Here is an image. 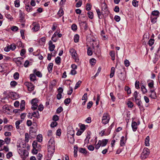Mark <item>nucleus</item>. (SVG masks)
I'll use <instances>...</instances> for the list:
<instances>
[{"label": "nucleus", "instance_id": "obj_1", "mask_svg": "<svg viewBox=\"0 0 160 160\" xmlns=\"http://www.w3.org/2000/svg\"><path fill=\"white\" fill-rule=\"evenodd\" d=\"M24 145L21 142L20 143H18L17 145L18 153L20 155L22 160H25L29 154L28 152L26 150L23 149V148L24 147Z\"/></svg>", "mask_w": 160, "mask_h": 160}, {"label": "nucleus", "instance_id": "obj_2", "mask_svg": "<svg viewBox=\"0 0 160 160\" xmlns=\"http://www.w3.org/2000/svg\"><path fill=\"white\" fill-rule=\"evenodd\" d=\"M55 143L54 139L53 138H51L48 141V150L49 154L52 156L55 152Z\"/></svg>", "mask_w": 160, "mask_h": 160}, {"label": "nucleus", "instance_id": "obj_3", "mask_svg": "<svg viewBox=\"0 0 160 160\" xmlns=\"http://www.w3.org/2000/svg\"><path fill=\"white\" fill-rule=\"evenodd\" d=\"M150 153L149 150L147 148H144L141 155V158L142 159L147 158Z\"/></svg>", "mask_w": 160, "mask_h": 160}, {"label": "nucleus", "instance_id": "obj_4", "mask_svg": "<svg viewBox=\"0 0 160 160\" xmlns=\"http://www.w3.org/2000/svg\"><path fill=\"white\" fill-rule=\"evenodd\" d=\"M93 43H92V47L94 49V52L96 54H99L100 53L101 51L100 49L99 48V45L98 44L96 45V46L95 45L96 44V42L94 40H93Z\"/></svg>", "mask_w": 160, "mask_h": 160}, {"label": "nucleus", "instance_id": "obj_5", "mask_svg": "<svg viewBox=\"0 0 160 160\" xmlns=\"http://www.w3.org/2000/svg\"><path fill=\"white\" fill-rule=\"evenodd\" d=\"M110 118L108 113H104L102 118V122L104 124L108 123L109 122Z\"/></svg>", "mask_w": 160, "mask_h": 160}, {"label": "nucleus", "instance_id": "obj_6", "mask_svg": "<svg viewBox=\"0 0 160 160\" xmlns=\"http://www.w3.org/2000/svg\"><path fill=\"white\" fill-rule=\"evenodd\" d=\"M30 27L32 28V30L35 32L38 31L40 28L39 24L36 22H33L31 25Z\"/></svg>", "mask_w": 160, "mask_h": 160}, {"label": "nucleus", "instance_id": "obj_7", "mask_svg": "<svg viewBox=\"0 0 160 160\" xmlns=\"http://www.w3.org/2000/svg\"><path fill=\"white\" fill-rule=\"evenodd\" d=\"M69 52L71 54L72 58L77 61V58L78 56V54L76 52V51L73 48H71L69 50Z\"/></svg>", "mask_w": 160, "mask_h": 160}, {"label": "nucleus", "instance_id": "obj_8", "mask_svg": "<svg viewBox=\"0 0 160 160\" xmlns=\"http://www.w3.org/2000/svg\"><path fill=\"white\" fill-rule=\"evenodd\" d=\"M38 100L35 98L33 99L32 101V110H34L36 109L38 107Z\"/></svg>", "mask_w": 160, "mask_h": 160}, {"label": "nucleus", "instance_id": "obj_9", "mask_svg": "<svg viewBox=\"0 0 160 160\" xmlns=\"http://www.w3.org/2000/svg\"><path fill=\"white\" fill-rule=\"evenodd\" d=\"M22 60V58L19 57L14 59L13 61L18 66L20 67L22 66V65L21 61Z\"/></svg>", "mask_w": 160, "mask_h": 160}, {"label": "nucleus", "instance_id": "obj_10", "mask_svg": "<svg viewBox=\"0 0 160 160\" xmlns=\"http://www.w3.org/2000/svg\"><path fill=\"white\" fill-rule=\"evenodd\" d=\"M102 13L108 14V10L107 5L105 3H103L102 4Z\"/></svg>", "mask_w": 160, "mask_h": 160}, {"label": "nucleus", "instance_id": "obj_11", "mask_svg": "<svg viewBox=\"0 0 160 160\" xmlns=\"http://www.w3.org/2000/svg\"><path fill=\"white\" fill-rule=\"evenodd\" d=\"M25 84L27 86L28 91H32L34 90V86L31 83L26 82L25 83Z\"/></svg>", "mask_w": 160, "mask_h": 160}, {"label": "nucleus", "instance_id": "obj_12", "mask_svg": "<svg viewBox=\"0 0 160 160\" xmlns=\"http://www.w3.org/2000/svg\"><path fill=\"white\" fill-rule=\"evenodd\" d=\"M137 123L134 121L132 122V128L133 132H135L137 129L138 128Z\"/></svg>", "mask_w": 160, "mask_h": 160}, {"label": "nucleus", "instance_id": "obj_13", "mask_svg": "<svg viewBox=\"0 0 160 160\" xmlns=\"http://www.w3.org/2000/svg\"><path fill=\"white\" fill-rule=\"evenodd\" d=\"M151 93L150 97L152 98L155 99L157 98L156 93L154 90H151L150 92Z\"/></svg>", "mask_w": 160, "mask_h": 160}, {"label": "nucleus", "instance_id": "obj_14", "mask_svg": "<svg viewBox=\"0 0 160 160\" xmlns=\"http://www.w3.org/2000/svg\"><path fill=\"white\" fill-rule=\"evenodd\" d=\"M13 127L12 125H5L4 127V129L5 131H10L12 130Z\"/></svg>", "mask_w": 160, "mask_h": 160}, {"label": "nucleus", "instance_id": "obj_15", "mask_svg": "<svg viewBox=\"0 0 160 160\" xmlns=\"http://www.w3.org/2000/svg\"><path fill=\"white\" fill-rule=\"evenodd\" d=\"M135 101L136 104L139 107V108L141 109H143V107L142 105V102L140 99H139L138 100H137Z\"/></svg>", "mask_w": 160, "mask_h": 160}, {"label": "nucleus", "instance_id": "obj_16", "mask_svg": "<svg viewBox=\"0 0 160 160\" xmlns=\"http://www.w3.org/2000/svg\"><path fill=\"white\" fill-rule=\"evenodd\" d=\"M99 141H100V142H101L100 143L101 146L104 147L107 145L108 142V140L107 139H103L102 140H99Z\"/></svg>", "mask_w": 160, "mask_h": 160}, {"label": "nucleus", "instance_id": "obj_17", "mask_svg": "<svg viewBox=\"0 0 160 160\" xmlns=\"http://www.w3.org/2000/svg\"><path fill=\"white\" fill-rule=\"evenodd\" d=\"M96 11L99 19H101L103 17L102 14L105 13H102V12H101L99 9H96Z\"/></svg>", "mask_w": 160, "mask_h": 160}, {"label": "nucleus", "instance_id": "obj_18", "mask_svg": "<svg viewBox=\"0 0 160 160\" xmlns=\"http://www.w3.org/2000/svg\"><path fill=\"white\" fill-rule=\"evenodd\" d=\"M33 72L38 77L41 78L42 76L41 73L38 71H37L36 69L33 70Z\"/></svg>", "mask_w": 160, "mask_h": 160}, {"label": "nucleus", "instance_id": "obj_19", "mask_svg": "<svg viewBox=\"0 0 160 160\" xmlns=\"http://www.w3.org/2000/svg\"><path fill=\"white\" fill-rule=\"evenodd\" d=\"M118 77L122 80H124L126 79V75L124 73L122 72L119 74Z\"/></svg>", "mask_w": 160, "mask_h": 160}, {"label": "nucleus", "instance_id": "obj_20", "mask_svg": "<svg viewBox=\"0 0 160 160\" xmlns=\"http://www.w3.org/2000/svg\"><path fill=\"white\" fill-rule=\"evenodd\" d=\"M150 138L149 136L147 137L145 140V145L146 146H149L150 145L149 144Z\"/></svg>", "mask_w": 160, "mask_h": 160}, {"label": "nucleus", "instance_id": "obj_21", "mask_svg": "<svg viewBox=\"0 0 160 160\" xmlns=\"http://www.w3.org/2000/svg\"><path fill=\"white\" fill-rule=\"evenodd\" d=\"M148 86L149 88H152L154 87V81L152 80H150L148 81Z\"/></svg>", "mask_w": 160, "mask_h": 160}, {"label": "nucleus", "instance_id": "obj_22", "mask_svg": "<svg viewBox=\"0 0 160 160\" xmlns=\"http://www.w3.org/2000/svg\"><path fill=\"white\" fill-rule=\"evenodd\" d=\"M53 66V64L52 63H49L48 66V69L49 73H51L52 71Z\"/></svg>", "mask_w": 160, "mask_h": 160}, {"label": "nucleus", "instance_id": "obj_23", "mask_svg": "<svg viewBox=\"0 0 160 160\" xmlns=\"http://www.w3.org/2000/svg\"><path fill=\"white\" fill-rule=\"evenodd\" d=\"M120 142V145L121 146H123L125 145L126 141L124 139V136H122L121 138Z\"/></svg>", "mask_w": 160, "mask_h": 160}, {"label": "nucleus", "instance_id": "obj_24", "mask_svg": "<svg viewBox=\"0 0 160 160\" xmlns=\"http://www.w3.org/2000/svg\"><path fill=\"white\" fill-rule=\"evenodd\" d=\"M159 12L157 11H154L152 12V14L151 16H154L155 17H158L159 14Z\"/></svg>", "mask_w": 160, "mask_h": 160}, {"label": "nucleus", "instance_id": "obj_25", "mask_svg": "<svg viewBox=\"0 0 160 160\" xmlns=\"http://www.w3.org/2000/svg\"><path fill=\"white\" fill-rule=\"evenodd\" d=\"M115 72V68L112 67L111 68V73L110 75V77L112 78L114 76Z\"/></svg>", "mask_w": 160, "mask_h": 160}, {"label": "nucleus", "instance_id": "obj_26", "mask_svg": "<svg viewBox=\"0 0 160 160\" xmlns=\"http://www.w3.org/2000/svg\"><path fill=\"white\" fill-rule=\"evenodd\" d=\"M32 116L38 118H39V114L38 111H37L34 112L32 113Z\"/></svg>", "mask_w": 160, "mask_h": 160}, {"label": "nucleus", "instance_id": "obj_27", "mask_svg": "<svg viewBox=\"0 0 160 160\" xmlns=\"http://www.w3.org/2000/svg\"><path fill=\"white\" fill-rule=\"evenodd\" d=\"M157 17H155L153 16H151L150 18L151 22L153 23H155L157 22Z\"/></svg>", "mask_w": 160, "mask_h": 160}, {"label": "nucleus", "instance_id": "obj_28", "mask_svg": "<svg viewBox=\"0 0 160 160\" xmlns=\"http://www.w3.org/2000/svg\"><path fill=\"white\" fill-rule=\"evenodd\" d=\"M25 101L23 100H22L20 103V108L22 110H23L25 109Z\"/></svg>", "mask_w": 160, "mask_h": 160}, {"label": "nucleus", "instance_id": "obj_29", "mask_svg": "<svg viewBox=\"0 0 160 160\" xmlns=\"http://www.w3.org/2000/svg\"><path fill=\"white\" fill-rule=\"evenodd\" d=\"M138 93L137 91H135L133 94V96L134 97L135 100H138L139 99H140V98L138 97Z\"/></svg>", "mask_w": 160, "mask_h": 160}, {"label": "nucleus", "instance_id": "obj_30", "mask_svg": "<svg viewBox=\"0 0 160 160\" xmlns=\"http://www.w3.org/2000/svg\"><path fill=\"white\" fill-rule=\"evenodd\" d=\"M22 120H18L16 121L15 122V125L17 129H18L19 128V125L20 123L22 122Z\"/></svg>", "mask_w": 160, "mask_h": 160}, {"label": "nucleus", "instance_id": "obj_31", "mask_svg": "<svg viewBox=\"0 0 160 160\" xmlns=\"http://www.w3.org/2000/svg\"><path fill=\"white\" fill-rule=\"evenodd\" d=\"M74 157H76L77 156V152L78 150V147L77 146H75L74 147Z\"/></svg>", "mask_w": 160, "mask_h": 160}, {"label": "nucleus", "instance_id": "obj_32", "mask_svg": "<svg viewBox=\"0 0 160 160\" xmlns=\"http://www.w3.org/2000/svg\"><path fill=\"white\" fill-rule=\"evenodd\" d=\"M26 9L28 12H31L32 11V7L29 5H26Z\"/></svg>", "mask_w": 160, "mask_h": 160}, {"label": "nucleus", "instance_id": "obj_33", "mask_svg": "<svg viewBox=\"0 0 160 160\" xmlns=\"http://www.w3.org/2000/svg\"><path fill=\"white\" fill-rule=\"evenodd\" d=\"M111 57L112 60L113 61L115 59V52L113 51H111L109 53Z\"/></svg>", "mask_w": 160, "mask_h": 160}, {"label": "nucleus", "instance_id": "obj_34", "mask_svg": "<svg viewBox=\"0 0 160 160\" xmlns=\"http://www.w3.org/2000/svg\"><path fill=\"white\" fill-rule=\"evenodd\" d=\"M37 139L39 142H41L42 141V137L41 134H39L37 136Z\"/></svg>", "mask_w": 160, "mask_h": 160}, {"label": "nucleus", "instance_id": "obj_35", "mask_svg": "<svg viewBox=\"0 0 160 160\" xmlns=\"http://www.w3.org/2000/svg\"><path fill=\"white\" fill-rule=\"evenodd\" d=\"M30 80L32 81H34L36 79V77L34 74H32L30 75Z\"/></svg>", "mask_w": 160, "mask_h": 160}, {"label": "nucleus", "instance_id": "obj_36", "mask_svg": "<svg viewBox=\"0 0 160 160\" xmlns=\"http://www.w3.org/2000/svg\"><path fill=\"white\" fill-rule=\"evenodd\" d=\"M125 90L127 92L128 94H130L131 93V90L130 88L128 86H125Z\"/></svg>", "mask_w": 160, "mask_h": 160}, {"label": "nucleus", "instance_id": "obj_37", "mask_svg": "<svg viewBox=\"0 0 160 160\" xmlns=\"http://www.w3.org/2000/svg\"><path fill=\"white\" fill-rule=\"evenodd\" d=\"M64 14L63 11L62 9H60L58 11V14L60 17L62 16Z\"/></svg>", "mask_w": 160, "mask_h": 160}, {"label": "nucleus", "instance_id": "obj_38", "mask_svg": "<svg viewBox=\"0 0 160 160\" xmlns=\"http://www.w3.org/2000/svg\"><path fill=\"white\" fill-rule=\"evenodd\" d=\"M79 36L78 34H76L74 36V42H78L79 40Z\"/></svg>", "mask_w": 160, "mask_h": 160}, {"label": "nucleus", "instance_id": "obj_39", "mask_svg": "<svg viewBox=\"0 0 160 160\" xmlns=\"http://www.w3.org/2000/svg\"><path fill=\"white\" fill-rule=\"evenodd\" d=\"M141 89L143 93H145L147 92V89L143 85L141 86Z\"/></svg>", "mask_w": 160, "mask_h": 160}, {"label": "nucleus", "instance_id": "obj_40", "mask_svg": "<svg viewBox=\"0 0 160 160\" xmlns=\"http://www.w3.org/2000/svg\"><path fill=\"white\" fill-rule=\"evenodd\" d=\"M88 17L91 18V19H92L93 18V13L90 11H89L88 12Z\"/></svg>", "mask_w": 160, "mask_h": 160}, {"label": "nucleus", "instance_id": "obj_41", "mask_svg": "<svg viewBox=\"0 0 160 160\" xmlns=\"http://www.w3.org/2000/svg\"><path fill=\"white\" fill-rule=\"evenodd\" d=\"M56 63L58 64H59L61 63V58L59 57H57L55 59Z\"/></svg>", "mask_w": 160, "mask_h": 160}, {"label": "nucleus", "instance_id": "obj_42", "mask_svg": "<svg viewBox=\"0 0 160 160\" xmlns=\"http://www.w3.org/2000/svg\"><path fill=\"white\" fill-rule=\"evenodd\" d=\"M78 151L79 152L83 153H86V151L84 148H80L78 149Z\"/></svg>", "mask_w": 160, "mask_h": 160}, {"label": "nucleus", "instance_id": "obj_43", "mask_svg": "<svg viewBox=\"0 0 160 160\" xmlns=\"http://www.w3.org/2000/svg\"><path fill=\"white\" fill-rule=\"evenodd\" d=\"M25 141L26 142H28L29 140V136L28 133H26L25 134Z\"/></svg>", "mask_w": 160, "mask_h": 160}, {"label": "nucleus", "instance_id": "obj_44", "mask_svg": "<svg viewBox=\"0 0 160 160\" xmlns=\"http://www.w3.org/2000/svg\"><path fill=\"white\" fill-rule=\"evenodd\" d=\"M82 4V0H80L77 3L76 5V7L77 8H78L81 6Z\"/></svg>", "mask_w": 160, "mask_h": 160}, {"label": "nucleus", "instance_id": "obj_45", "mask_svg": "<svg viewBox=\"0 0 160 160\" xmlns=\"http://www.w3.org/2000/svg\"><path fill=\"white\" fill-rule=\"evenodd\" d=\"M15 6L16 7H18L20 6V2L19 0H16L14 1Z\"/></svg>", "mask_w": 160, "mask_h": 160}, {"label": "nucleus", "instance_id": "obj_46", "mask_svg": "<svg viewBox=\"0 0 160 160\" xmlns=\"http://www.w3.org/2000/svg\"><path fill=\"white\" fill-rule=\"evenodd\" d=\"M133 5L135 7H137L138 6V2L136 0H133L132 1Z\"/></svg>", "mask_w": 160, "mask_h": 160}, {"label": "nucleus", "instance_id": "obj_47", "mask_svg": "<svg viewBox=\"0 0 160 160\" xmlns=\"http://www.w3.org/2000/svg\"><path fill=\"white\" fill-rule=\"evenodd\" d=\"M82 82L81 81H79L76 84L74 88V89H76L79 87L81 84Z\"/></svg>", "mask_w": 160, "mask_h": 160}, {"label": "nucleus", "instance_id": "obj_48", "mask_svg": "<svg viewBox=\"0 0 160 160\" xmlns=\"http://www.w3.org/2000/svg\"><path fill=\"white\" fill-rule=\"evenodd\" d=\"M11 139L9 138H7L4 139V141L5 143H6L7 144H9L10 142Z\"/></svg>", "mask_w": 160, "mask_h": 160}, {"label": "nucleus", "instance_id": "obj_49", "mask_svg": "<svg viewBox=\"0 0 160 160\" xmlns=\"http://www.w3.org/2000/svg\"><path fill=\"white\" fill-rule=\"evenodd\" d=\"M154 40L153 39H150L149 41L148 44L150 46H151L154 44Z\"/></svg>", "mask_w": 160, "mask_h": 160}, {"label": "nucleus", "instance_id": "obj_50", "mask_svg": "<svg viewBox=\"0 0 160 160\" xmlns=\"http://www.w3.org/2000/svg\"><path fill=\"white\" fill-rule=\"evenodd\" d=\"M87 53L88 55L91 56L92 54V52L90 48H88L87 50Z\"/></svg>", "mask_w": 160, "mask_h": 160}, {"label": "nucleus", "instance_id": "obj_51", "mask_svg": "<svg viewBox=\"0 0 160 160\" xmlns=\"http://www.w3.org/2000/svg\"><path fill=\"white\" fill-rule=\"evenodd\" d=\"M17 82L14 81H12L10 82V85L12 87H15L17 85Z\"/></svg>", "mask_w": 160, "mask_h": 160}, {"label": "nucleus", "instance_id": "obj_52", "mask_svg": "<svg viewBox=\"0 0 160 160\" xmlns=\"http://www.w3.org/2000/svg\"><path fill=\"white\" fill-rule=\"evenodd\" d=\"M124 64L126 67H128L130 65V62L127 59H125L124 61Z\"/></svg>", "mask_w": 160, "mask_h": 160}, {"label": "nucleus", "instance_id": "obj_53", "mask_svg": "<svg viewBox=\"0 0 160 160\" xmlns=\"http://www.w3.org/2000/svg\"><path fill=\"white\" fill-rule=\"evenodd\" d=\"M13 77L15 79H18L19 77V74L17 72H16L13 75Z\"/></svg>", "mask_w": 160, "mask_h": 160}, {"label": "nucleus", "instance_id": "obj_54", "mask_svg": "<svg viewBox=\"0 0 160 160\" xmlns=\"http://www.w3.org/2000/svg\"><path fill=\"white\" fill-rule=\"evenodd\" d=\"M85 21L82 22L81 21H79V24L81 28H83L85 23Z\"/></svg>", "mask_w": 160, "mask_h": 160}, {"label": "nucleus", "instance_id": "obj_55", "mask_svg": "<svg viewBox=\"0 0 160 160\" xmlns=\"http://www.w3.org/2000/svg\"><path fill=\"white\" fill-rule=\"evenodd\" d=\"M110 95L111 98L113 102H114L115 101V98L113 95V93L112 92H111L110 94Z\"/></svg>", "mask_w": 160, "mask_h": 160}, {"label": "nucleus", "instance_id": "obj_56", "mask_svg": "<svg viewBox=\"0 0 160 160\" xmlns=\"http://www.w3.org/2000/svg\"><path fill=\"white\" fill-rule=\"evenodd\" d=\"M86 10L88 11L90 10L91 9L92 5L90 3H87L86 5Z\"/></svg>", "mask_w": 160, "mask_h": 160}, {"label": "nucleus", "instance_id": "obj_57", "mask_svg": "<svg viewBox=\"0 0 160 160\" xmlns=\"http://www.w3.org/2000/svg\"><path fill=\"white\" fill-rule=\"evenodd\" d=\"M32 145L33 148L34 149H36L38 145V142L37 141H34L33 142L32 144Z\"/></svg>", "mask_w": 160, "mask_h": 160}, {"label": "nucleus", "instance_id": "obj_58", "mask_svg": "<svg viewBox=\"0 0 160 160\" xmlns=\"http://www.w3.org/2000/svg\"><path fill=\"white\" fill-rule=\"evenodd\" d=\"M71 99L70 98H68L65 99L64 101L65 104L67 105L70 102Z\"/></svg>", "mask_w": 160, "mask_h": 160}, {"label": "nucleus", "instance_id": "obj_59", "mask_svg": "<svg viewBox=\"0 0 160 160\" xmlns=\"http://www.w3.org/2000/svg\"><path fill=\"white\" fill-rule=\"evenodd\" d=\"M55 48V46L54 45L49 46V48L50 51H52L54 50Z\"/></svg>", "mask_w": 160, "mask_h": 160}, {"label": "nucleus", "instance_id": "obj_60", "mask_svg": "<svg viewBox=\"0 0 160 160\" xmlns=\"http://www.w3.org/2000/svg\"><path fill=\"white\" fill-rule=\"evenodd\" d=\"M63 110L62 108L61 107H59L57 110V113H59L61 112Z\"/></svg>", "mask_w": 160, "mask_h": 160}, {"label": "nucleus", "instance_id": "obj_61", "mask_svg": "<svg viewBox=\"0 0 160 160\" xmlns=\"http://www.w3.org/2000/svg\"><path fill=\"white\" fill-rule=\"evenodd\" d=\"M127 105L128 107L130 108H132L133 106V103L130 101H129L128 102Z\"/></svg>", "mask_w": 160, "mask_h": 160}, {"label": "nucleus", "instance_id": "obj_62", "mask_svg": "<svg viewBox=\"0 0 160 160\" xmlns=\"http://www.w3.org/2000/svg\"><path fill=\"white\" fill-rule=\"evenodd\" d=\"M59 118L58 116L57 115H55L53 117L52 119L53 121L56 122L58 120Z\"/></svg>", "mask_w": 160, "mask_h": 160}, {"label": "nucleus", "instance_id": "obj_63", "mask_svg": "<svg viewBox=\"0 0 160 160\" xmlns=\"http://www.w3.org/2000/svg\"><path fill=\"white\" fill-rule=\"evenodd\" d=\"M46 40V38L45 37H43L41 38L39 40V42H43L45 43Z\"/></svg>", "mask_w": 160, "mask_h": 160}, {"label": "nucleus", "instance_id": "obj_64", "mask_svg": "<svg viewBox=\"0 0 160 160\" xmlns=\"http://www.w3.org/2000/svg\"><path fill=\"white\" fill-rule=\"evenodd\" d=\"M9 47L10 48V49H11L12 51L14 50L16 48V45L14 44H11L10 46Z\"/></svg>", "mask_w": 160, "mask_h": 160}]
</instances>
